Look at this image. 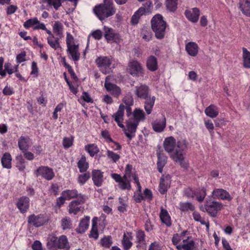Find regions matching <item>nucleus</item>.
<instances>
[{"instance_id":"nucleus-1","label":"nucleus","mask_w":250,"mask_h":250,"mask_svg":"<svg viewBox=\"0 0 250 250\" xmlns=\"http://www.w3.org/2000/svg\"><path fill=\"white\" fill-rule=\"evenodd\" d=\"M188 146V142L186 139H180L176 141L172 136L166 138L164 142L165 150L169 154L170 157L185 169L188 166L185 160V150Z\"/></svg>"},{"instance_id":"nucleus-2","label":"nucleus","mask_w":250,"mask_h":250,"mask_svg":"<svg viewBox=\"0 0 250 250\" xmlns=\"http://www.w3.org/2000/svg\"><path fill=\"white\" fill-rule=\"evenodd\" d=\"M132 166L127 164L125 167V174L123 177L117 173H112L110 176L117 183H118L119 188L122 190H129L131 189L130 181L129 180L131 177L134 181L137 187V192H141V186L136 172H132Z\"/></svg>"},{"instance_id":"nucleus-3","label":"nucleus","mask_w":250,"mask_h":250,"mask_svg":"<svg viewBox=\"0 0 250 250\" xmlns=\"http://www.w3.org/2000/svg\"><path fill=\"white\" fill-rule=\"evenodd\" d=\"M104 0V4L96 6L93 9L95 14L101 21L114 15L115 13L111 0Z\"/></svg>"},{"instance_id":"nucleus-4","label":"nucleus","mask_w":250,"mask_h":250,"mask_svg":"<svg viewBox=\"0 0 250 250\" xmlns=\"http://www.w3.org/2000/svg\"><path fill=\"white\" fill-rule=\"evenodd\" d=\"M151 23L155 37L158 39L164 38L167 24L164 21L162 16L160 14L155 15L152 18Z\"/></svg>"},{"instance_id":"nucleus-5","label":"nucleus","mask_w":250,"mask_h":250,"mask_svg":"<svg viewBox=\"0 0 250 250\" xmlns=\"http://www.w3.org/2000/svg\"><path fill=\"white\" fill-rule=\"evenodd\" d=\"M95 62L104 74L109 73L115 67V61L111 57L100 56L95 60Z\"/></svg>"},{"instance_id":"nucleus-6","label":"nucleus","mask_w":250,"mask_h":250,"mask_svg":"<svg viewBox=\"0 0 250 250\" xmlns=\"http://www.w3.org/2000/svg\"><path fill=\"white\" fill-rule=\"evenodd\" d=\"M153 8L152 2L150 1H147L144 4L143 6L141 7L135 12L132 16L131 22L132 24H136L138 23L141 16L146 14H148L151 13Z\"/></svg>"},{"instance_id":"nucleus-7","label":"nucleus","mask_w":250,"mask_h":250,"mask_svg":"<svg viewBox=\"0 0 250 250\" xmlns=\"http://www.w3.org/2000/svg\"><path fill=\"white\" fill-rule=\"evenodd\" d=\"M223 205L220 202L207 200L205 202V209L211 216L214 217L218 211L223 208Z\"/></svg>"},{"instance_id":"nucleus-8","label":"nucleus","mask_w":250,"mask_h":250,"mask_svg":"<svg viewBox=\"0 0 250 250\" xmlns=\"http://www.w3.org/2000/svg\"><path fill=\"white\" fill-rule=\"evenodd\" d=\"M27 221L28 224L38 228L47 223L48 218L46 215L43 214H32L28 216Z\"/></svg>"},{"instance_id":"nucleus-9","label":"nucleus","mask_w":250,"mask_h":250,"mask_svg":"<svg viewBox=\"0 0 250 250\" xmlns=\"http://www.w3.org/2000/svg\"><path fill=\"white\" fill-rule=\"evenodd\" d=\"M85 197L83 195H80L78 198L71 201L68 206V212L70 214H77L82 210L81 205L85 201Z\"/></svg>"},{"instance_id":"nucleus-10","label":"nucleus","mask_w":250,"mask_h":250,"mask_svg":"<svg viewBox=\"0 0 250 250\" xmlns=\"http://www.w3.org/2000/svg\"><path fill=\"white\" fill-rule=\"evenodd\" d=\"M139 123L129 118L126 123V128H123L125 136L131 140L135 136Z\"/></svg>"},{"instance_id":"nucleus-11","label":"nucleus","mask_w":250,"mask_h":250,"mask_svg":"<svg viewBox=\"0 0 250 250\" xmlns=\"http://www.w3.org/2000/svg\"><path fill=\"white\" fill-rule=\"evenodd\" d=\"M149 91L147 85L140 84L135 87L134 94L138 98L145 100L150 97Z\"/></svg>"},{"instance_id":"nucleus-12","label":"nucleus","mask_w":250,"mask_h":250,"mask_svg":"<svg viewBox=\"0 0 250 250\" xmlns=\"http://www.w3.org/2000/svg\"><path fill=\"white\" fill-rule=\"evenodd\" d=\"M111 78V77L109 76L105 78L104 87L106 90L109 92L113 96L118 97L121 93V90L119 87L110 82Z\"/></svg>"},{"instance_id":"nucleus-13","label":"nucleus","mask_w":250,"mask_h":250,"mask_svg":"<svg viewBox=\"0 0 250 250\" xmlns=\"http://www.w3.org/2000/svg\"><path fill=\"white\" fill-rule=\"evenodd\" d=\"M128 71L133 76H137L143 72L141 63L136 60H131L128 63Z\"/></svg>"},{"instance_id":"nucleus-14","label":"nucleus","mask_w":250,"mask_h":250,"mask_svg":"<svg viewBox=\"0 0 250 250\" xmlns=\"http://www.w3.org/2000/svg\"><path fill=\"white\" fill-rule=\"evenodd\" d=\"M35 174L37 176H41L47 180H50L54 177L53 170L45 166L39 167L35 171Z\"/></svg>"},{"instance_id":"nucleus-15","label":"nucleus","mask_w":250,"mask_h":250,"mask_svg":"<svg viewBox=\"0 0 250 250\" xmlns=\"http://www.w3.org/2000/svg\"><path fill=\"white\" fill-rule=\"evenodd\" d=\"M212 197L215 199L230 201L232 198L226 190L223 188H215L212 192Z\"/></svg>"},{"instance_id":"nucleus-16","label":"nucleus","mask_w":250,"mask_h":250,"mask_svg":"<svg viewBox=\"0 0 250 250\" xmlns=\"http://www.w3.org/2000/svg\"><path fill=\"white\" fill-rule=\"evenodd\" d=\"M23 26L26 29L32 27L34 30L45 29V24L41 22L37 18H34L27 20L24 23Z\"/></svg>"},{"instance_id":"nucleus-17","label":"nucleus","mask_w":250,"mask_h":250,"mask_svg":"<svg viewBox=\"0 0 250 250\" xmlns=\"http://www.w3.org/2000/svg\"><path fill=\"white\" fill-rule=\"evenodd\" d=\"M104 37L108 42H118L120 41L119 34L115 33L112 28L104 26Z\"/></svg>"},{"instance_id":"nucleus-18","label":"nucleus","mask_w":250,"mask_h":250,"mask_svg":"<svg viewBox=\"0 0 250 250\" xmlns=\"http://www.w3.org/2000/svg\"><path fill=\"white\" fill-rule=\"evenodd\" d=\"M194 248L195 243L190 236L186 237L180 245L177 246L178 250H194Z\"/></svg>"},{"instance_id":"nucleus-19","label":"nucleus","mask_w":250,"mask_h":250,"mask_svg":"<svg viewBox=\"0 0 250 250\" xmlns=\"http://www.w3.org/2000/svg\"><path fill=\"white\" fill-rule=\"evenodd\" d=\"M125 106L123 104L119 105L118 111L112 115L115 121L117 123L118 126L122 128H124L125 126L122 123L124 120V111Z\"/></svg>"},{"instance_id":"nucleus-20","label":"nucleus","mask_w":250,"mask_h":250,"mask_svg":"<svg viewBox=\"0 0 250 250\" xmlns=\"http://www.w3.org/2000/svg\"><path fill=\"white\" fill-rule=\"evenodd\" d=\"M186 18L191 22L196 23L198 21L200 16V10L197 8L187 10L185 12Z\"/></svg>"},{"instance_id":"nucleus-21","label":"nucleus","mask_w":250,"mask_h":250,"mask_svg":"<svg viewBox=\"0 0 250 250\" xmlns=\"http://www.w3.org/2000/svg\"><path fill=\"white\" fill-rule=\"evenodd\" d=\"M17 207L21 213L27 212L29 207V199L26 196L21 197L17 203Z\"/></svg>"},{"instance_id":"nucleus-22","label":"nucleus","mask_w":250,"mask_h":250,"mask_svg":"<svg viewBox=\"0 0 250 250\" xmlns=\"http://www.w3.org/2000/svg\"><path fill=\"white\" fill-rule=\"evenodd\" d=\"M166 125V119L164 116L162 119H157L152 123L153 129L156 132H163Z\"/></svg>"},{"instance_id":"nucleus-23","label":"nucleus","mask_w":250,"mask_h":250,"mask_svg":"<svg viewBox=\"0 0 250 250\" xmlns=\"http://www.w3.org/2000/svg\"><path fill=\"white\" fill-rule=\"evenodd\" d=\"M92 179L94 185L97 187H101L104 182L103 172L98 169L93 170Z\"/></svg>"},{"instance_id":"nucleus-24","label":"nucleus","mask_w":250,"mask_h":250,"mask_svg":"<svg viewBox=\"0 0 250 250\" xmlns=\"http://www.w3.org/2000/svg\"><path fill=\"white\" fill-rule=\"evenodd\" d=\"M188 196L196 197L197 200L201 202H202L205 196H206V191L205 188H202L196 190L194 192L191 189H188L186 191Z\"/></svg>"},{"instance_id":"nucleus-25","label":"nucleus","mask_w":250,"mask_h":250,"mask_svg":"<svg viewBox=\"0 0 250 250\" xmlns=\"http://www.w3.org/2000/svg\"><path fill=\"white\" fill-rule=\"evenodd\" d=\"M185 49L188 54L191 57H195L199 51L198 44L193 42H190L186 44Z\"/></svg>"},{"instance_id":"nucleus-26","label":"nucleus","mask_w":250,"mask_h":250,"mask_svg":"<svg viewBox=\"0 0 250 250\" xmlns=\"http://www.w3.org/2000/svg\"><path fill=\"white\" fill-rule=\"evenodd\" d=\"M145 117V114L143 110L139 108H136L134 110L132 116L129 118L139 123L141 121H144Z\"/></svg>"},{"instance_id":"nucleus-27","label":"nucleus","mask_w":250,"mask_h":250,"mask_svg":"<svg viewBox=\"0 0 250 250\" xmlns=\"http://www.w3.org/2000/svg\"><path fill=\"white\" fill-rule=\"evenodd\" d=\"M132 239V233L130 232L124 233L122 244L125 250H128L132 246L131 240Z\"/></svg>"},{"instance_id":"nucleus-28","label":"nucleus","mask_w":250,"mask_h":250,"mask_svg":"<svg viewBox=\"0 0 250 250\" xmlns=\"http://www.w3.org/2000/svg\"><path fill=\"white\" fill-rule=\"evenodd\" d=\"M67 52L70 55L72 59L77 62L80 57V53L79 52V45H74L67 47Z\"/></svg>"},{"instance_id":"nucleus-29","label":"nucleus","mask_w":250,"mask_h":250,"mask_svg":"<svg viewBox=\"0 0 250 250\" xmlns=\"http://www.w3.org/2000/svg\"><path fill=\"white\" fill-rule=\"evenodd\" d=\"M30 138L28 137L21 136L18 141V146L21 150H28L30 146Z\"/></svg>"},{"instance_id":"nucleus-30","label":"nucleus","mask_w":250,"mask_h":250,"mask_svg":"<svg viewBox=\"0 0 250 250\" xmlns=\"http://www.w3.org/2000/svg\"><path fill=\"white\" fill-rule=\"evenodd\" d=\"M239 9L245 15L250 17V0H240Z\"/></svg>"},{"instance_id":"nucleus-31","label":"nucleus","mask_w":250,"mask_h":250,"mask_svg":"<svg viewBox=\"0 0 250 250\" xmlns=\"http://www.w3.org/2000/svg\"><path fill=\"white\" fill-rule=\"evenodd\" d=\"M47 247L49 250H58V238L54 235H50L47 239Z\"/></svg>"},{"instance_id":"nucleus-32","label":"nucleus","mask_w":250,"mask_h":250,"mask_svg":"<svg viewBox=\"0 0 250 250\" xmlns=\"http://www.w3.org/2000/svg\"><path fill=\"white\" fill-rule=\"evenodd\" d=\"M90 217L85 216L80 221L78 228L77 229V232L79 233L84 232L88 228Z\"/></svg>"},{"instance_id":"nucleus-33","label":"nucleus","mask_w":250,"mask_h":250,"mask_svg":"<svg viewBox=\"0 0 250 250\" xmlns=\"http://www.w3.org/2000/svg\"><path fill=\"white\" fill-rule=\"evenodd\" d=\"M62 195H63L67 200H69L75 198H78L80 195L82 194H79L77 189H73L65 190L62 192Z\"/></svg>"},{"instance_id":"nucleus-34","label":"nucleus","mask_w":250,"mask_h":250,"mask_svg":"<svg viewBox=\"0 0 250 250\" xmlns=\"http://www.w3.org/2000/svg\"><path fill=\"white\" fill-rule=\"evenodd\" d=\"M144 103V108L147 115L151 114L153 107L154 104L155 97L154 96L149 97V98L145 99Z\"/></svg>"},{"instance_id":"nucleus-35","label":"nucleus","mask_w":250,"mask_h":250,"mask_svg":"<svg viewBox=\"0 0 250 250\" xmlns=\"http://www.w3.org/2000/svg\"><path fill=\"white\" fill-rule=\"evenodd\" d=\"M169 180L167 177H163L161 178L159 190L162 194L165 193L169 187Z\"/></svg>"},{"instance_id":"nucleus-36","label":"nucleus","mask_w":250,"mask_h":250,"mask_svg":"<svg viewBox=\"0 0 250 250\" xmlns=\"http://www.w3.org/2000/svg\"><path fill=\"white\" fill-rule=\"evenodd\" d=\"M205 113L207 116L211 118H214L218 115L219 111L216 106L214 104H211L206 108Z\"/></svg>"},{"instance_id":"nucleus-37","label":"nucleus","mask_w":250,"mask_h":250,"mask_svg":"<svg viewBox=\"0 0 250 250\" xmlns=\"http://www.w3.org/2000/svg\"><path fill=\"white\" fill-rule=\"evenodd\" d=\"M160 217L162 222L167 226L169 227L171 225L170 217L166 209L161 208Z\"/></svg>"},{"instance_id":"nucleus-38","label":"nucleus","mask_w":250,"mask_h":250,"mask_svg":"<svg viewBox=\"0 0 250 250\" xmlns=\"http://www.w3.org/2000/svg\"><path fill=\"white\" fill-rule=\"evenodd\" d=\"M146 66L147 68L151 71H154L158 68V63L156 58L153 56H150L147 60Z\"/></svg>"},{"instance_id":"nucleus-39","label":"nucleus","mask_w":250,"mask_h":250,"mask_svg":"<svg viewBox=\"0 0 250 250\" xmlns=\"http://www.w3.org/2000/svg\"><path fill=\"white\" fill-rule=\"evenodd\" d=\"M70 246L67 238L65 235H62L58 239V249L69 250Z\"/></svg>"},{"instance_id":"nucleus-40","label":"nucleus","mask_w":250,"mask_h":250,"mask_svg":"<svg viewBox=\"0 0 250 250\" xmlns=\"http://www.w3.org/2000/svg\"><path fill=\"white\" fill-rule=\"evenodd\" d=\"M63 26L62 24L59 21L55 22L53 25V31L56 36L61 38L63 35Z\"/></svg>"},{"instance_id":"nucleus-41","label":"nucleus","mask_w":250,"mask_h":250,"mask_svg":"<svg viewBox=\"0 0 250 250\" xmlns=\"http://www.w3.org/2000/svg\"><path fill=\"white\" fill-rule=\"evenodd\" d=\"M12 157L10 153H5L2 157L1 162L2 167L9 169L11 167Z\"/></svg>"},{"instance_id":"nucleus-42","label":"nucleus","mask_w":250,"mask_h":250,"mask_svg":"<svg viewBox=\"0 0 250 250\" xmlns=\"http://www.w3.org/2000/svg\"><path fill=\"white\" fill-rule=\"evenodd\" d=\"M243 62L245 68H250V52L246 48H243Z\"/></svg>"},{"instance_id":"nucleus-43","label":"nucleus","mask_w":250,"mask_h":250,"mask_svg":"<svg viewBox=\"0 0 250 250\" xmlns=\"http://www.w3.org/2000/svg\"><path fill=\"white\" fill-rule=\"evenodd\" d=\"M78 167L81 173L85 172L89 167V164L86 162V158L83 156L78 162Z\"/></svg>"},{"instance_id":"nucleus-44","label":"nucleus","mask_w":250,"mask_h":250,"mask_svg":"<svg viewBox=\"0 0 250 250\" xmlns=\"http://www.w3.org/2000/svg\"><path fill=\"white\" fill-rule=\"evenodd\" d=\"M47 41L50 46L54 50H57L61 47L58 37L54 36L50 38H47Z\"/></svg>"},{"instance_id":"nucleus-45","label":"nucleus","mask_w":250,"mask_h":250,"mask_svg":"<svg viewBox=\"0 0 250 250\" xmlns=\"http://www.w3.org/2000/svg\"><path fill=\"white\" fill-rule=\"evenodd\" d=\"M158 162H157V166L158 171L162 173L163 171V167L165 166L167 163V157L160 153H158Z\"/></svg>"},{"instance_id":"nucleus-46","label":"nucleus","mask_w":250,"mask_h":250,"mask_svg":"<svg viewBox=\"0 0 250 250\" xmlns=\"http://www.w3.org/2000/svg\"><path fill=\"white\" fill-rule=\"evenodd\" d=\"M63 1V0H42L43 3L46 4L49 7H53L56 10L62 5Z\"/></svg>"},{"instance_id":"nucleus-47","label":"nucleus","mask_w":250,"mask_h":250,"mask_svg":"<svg viewBox=\"0 0 250 250\" xmlns=\"http://www.w3.org/2000/svg\"><path fill=\"white\" fill-rule=\"evenodd\" d=\"M187 233V231H184L180 234H175L173 235L172 241L173 244L175 245L176 247L177 245H180V242L182 241H183V239H185L186 236H185Z\"/></svg>"},{"instance_id":"nucleus-48","label":"nucleus","mask_w":250,"mask_h":250,"mask_svg":"<svg viewBox=\"0 0 250 250\" xmlns=\"http://www.w3.org/2000/svg\"><path fill=\"white\" fill-rule=\"evenodd\" d=\"M85 149L91 157H93L99 152V148L97 146L94 144L85 146Z\"/></svg>"},{"instance_id":"nucleus-49","label":"nucleus","mask_w":250,"mask_h":250,"mask_svg":"<svg viewBox=\"0 0 250 250\" xmlns=\"http://www.w3.org/2000/svg\"><path fill=\"white\" fill-rule=\"evenodd\" d=\"M145 234L142 230H139L136 232L137 243L140 245H145L146 244Z\"/></svg>"},{"instance_id":"nucleus-50","label":"nucleus","mask_w":250,"mask_h":250,"mask_svg":"<svg viewBox=\"0 0 250 250\" xmlns=\"http://www.w3.org/2000/svg\"><path fill=\"white\" fill-rule=\"evenodd\" d=\"M178 0H167L166 5L167 8L170 12L175 11L177 8Z\"/></svg>"},{"instance_id":"nucleus-51","label":"nucleus","mask_w":250,"mask_h":250,"mask_svg":"<svg viewBox=\"0 0 250 250\" xmlns=\"http://www.w3.org/2000/svg\"><path fill=\"white\" fill-rule=\"evenodd\" d=\"M72 223L70 218L68 217H65L61 220V226L63 230L70 229L71 227Z\"/></svg>"},{"instance_id":"nucleus-52","label":"nucleus","mask_w":250,"mask_h":250,"mask_svg":"<svg viewBox=\"0 0 250 250\" xmlns=\"http://www.w3.org/2000/svg\"><path fill=\"white\" fill-rule=\"evenodd\" d=\"M19 65L12 66L10 63H6L4 64L5 70L10 75L18 71Z\"/></svg>"},{"instance_id":"nucleus-53","label":"nucleus","mask_w":250,"mask_h":250,"mask_svg":"<svg viewBox=\"0 0 250 250\" xmlns=\"http://www.w3.org/2000/svg\"><path fill=\"white\" fill-rule=\"evenodd\" d=\"M180 208L182 211H187L189 210H193L194 206L189 202L180 203L179 204Z\"/></svg>"},{"instance_id":"nucleus-54","label":"nucleus","mask_w":250,"mask_h":250,"mask_svg":"<svg viewBox=\"0 0 250 250\" xmlns=\"http://www.w3.org/2000/svg\"><path fill=\"white\" fill-rule=\"evenodd\" d=\"M17 167L20 170H23L25 167V161L21 155H19L16 157Z\"/></svg>"},{"instance_id":"nucleus-55","label":"nucleus","mask_w":250,"mask_h":250,"mask_svg":"<svg viewBox=\"0 0 250 250\" xmlns=\"http://www.w3.org/2000/svg\"><path fill=\"white\" fill-rule=\"evenodd\" d=\"M106 155L107 158L114 163H116L120 158V156L119 154L109 150L106 151Z\"/></svg>"},{"instance_id":"nucleus-56","label":"nucleus","mask_w":250,"mask_h":250,"mask_svg":"<svg viewBox=\"0 0 250 250\" xmlns=\"http://www.w3.org/2000/svg\"><path fill=\"white\" fill-rule=\"evenodd\" d=\"M123 101L126 106H131L134 104L132 96L129 92L126 94V95L125 96Z\"/></svg>"},{"instance_id":"nucleus-57","label":"nucleus","mask_w":250,"mask_h":250,"mask_svg":"<svg viewBox=\"0 0 250 250\" xmlns=\"http://www.w3.org/2000/svg\"><path fill=\"white\" fill-rule=\"evenodd\" d=\"M89 178L90 174L89 173H84L78 176V182L80 185H83L86 182Z\"/></svg>"},{"instance_id":"nucleus-58","label":"nucleus","mask_w":250,"mask_h":250,"mask_svg":"<svg viewBox=\"0 0 250 250\" xmlns=\"http://www.w3.org/2000/svg\"><path fill=\"white\" fill-rule=\"evenodd\" d=\"M73 137H64L63 139L62 144L64 148H68L72 146L73 143Z\"/></svg>"},{"instance_id":"nucleus-59","label":"nucleus","mask_w":250,"mask_h":250,"mask_svg":"<svg viewBox=\"0 0 250 250\" xmlns=\"http://www.w3.org/2000/svg\"><path fill=\"white\" fill-rule=\"evenodd\" d=\"M101 245L105 248H109L112 244L111 237L108 236L102 239L101 241Z\"/></svg>"},{"instance_id":"nucleus-60","label":"nucleus","mask_w":250,"mask_h":250,"mask_svg":"<svg viewBox=\"0 0 250 250\" xmlns=\"http://www.w3.org/2000/svg\"><path fill=\"white\" fill-rule=\"evenodd\" d=\"M90 237L93 238L95 239H97L99 236V233L96 227L94 226V225L92 226V229L90 231Z\"/></svg>"},{"instance_id":"nucleus-61","label":"nucleus","mask_w":250,"mask_h":250,"mask_svg":"<svg viewBox=\"0 0 250 250\" xmlns=\"http://www.w3.org/2000/svg\"><path fill=\"white\" fill-rule=\"evenodd\" d=\"M66 42L67 47L75 45L74 44V39L73 36L68 33H67Z\"/></svg>"},{"instance_id":"nucleus-62","label":"nucleus","mask_w":250,"mask_h":250,"mask_svg":"<svg viewBox=\"0 0 250 250\" xmlns=\"http://www.w3.org/2000/svg\"><path fill=\"white\" fill-rule=\"evenodd\" d=\"M102 136L106 140L107 142H112L113 140L109 136V132L107 130H103L101 133Z\"/></svg>"},{"instance_id":"nucleus-63","label":"nucleus","mask_w":250,"mask_h":250,"mask_svg":"<svg viewBox=\"0 0 250 250\" xmlns=\"http://www.w3.org/2000/svg\"><path fill=\"white\" fill-rule=\"evenodd\" d=\"M94 39L100 40L102 37V32L100 30H96L93 31L90 34Z\"/></svg>"},{"instance_id":"nucleus-64","label":"nucleus","mask_w":250,"mask_h":250,"mask_svg":"<svg viewBox=\"0 0 250 250\" xmlns=\"http://www.w3.org/2000/svg\"><path fill=\"white\" fill-rule=\"evenodd\" d=\"M161 246L159 243L154 242L152 243L149 246L148 250H161Z\"/></svg>"}]
</instances>
